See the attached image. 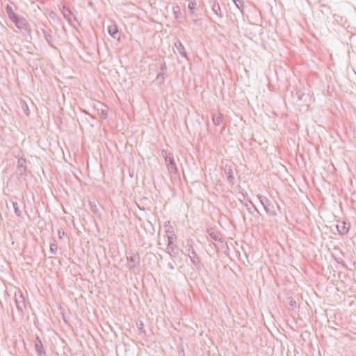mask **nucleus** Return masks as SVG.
I'll return each instance as SVG.
<instances>
[{
	"mask_svg": "<svg viewBox=\"0 0 356 356\" xmlns=\"http://www.w3.org/2000/svg\"><path fill=\"white\" fill-rule=\"evenodd\" d=\"M350 227V223L346 220L339 221L338 224L337 225L338 232L343 235L347 234L349 232Z\"/></svg>",
	"mask_w": 356,
	"mask_h": 356,
	"instance_id": "1",
	"label": "nucleus"
},
{
	"mask_svg": "<svg viewBox=\"0 0 356 356\" xmlns=\"http://www.w3.org/2000/svg\"><path fill=\"white\" fill-rule=\"evenodd\" d=\"M195 6H196V3H195V1H191V2H190V3L188 4V8H189V9H191V10H193V9H195Z\"/></svg>",
	"mask_w": 356,
	"mask_h": 356,
	"instance_id": "4",
	"label": "nucleus"
},
{
	"mask_svg": "<svg viewBox=\"0 0 356 356\" xmlns=\"http://www.w3.org/2000/svg\"><path fill=\"white\" fill-rule=\"evenodd\" d=\"M9 17L13 22H15L19 26V19L17 15L13 12L9 13Z\"/></svg>",
	"mask_w": 356,
	"mask_h": 356,
	"instance_id": "3",
	"label": "nucleus"
},
{
	"mask_svg": "<svg viewBox=\"0 0 356 356\" xmlns=\"http://www.w3.org/2000/svg\"><path fill=\"white\" fill-rule=\"evenodd\" d=\"M108 33L109 34L113 37V38H116L117 35H118V26L116 24H111L108 27Z\"/></svg>",
	"mask_w": 356,
	"mask_h": 356,
	"instance_id": "2",
	"label": "nucleus"
}]
</instances>
